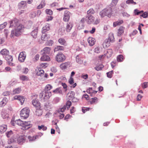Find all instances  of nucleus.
<instances>
[{"label": "nucleus", "mask_w": 148, "mask_h": 148, "mask_svg": "<svg viewBox=\"0 0 148 148\" xmlns=\"http://www.w3.org/2000/svg\"><path fill=\"white\" fill-rule=\"evenodd\" d=\"M9 23L10 24V27L14 28V29L11 31V37L14 36H18L21 34L24 27L19 22L18 19L15 18L12 20L9 21Z\"/></svg>", "instance_id": "1"}, {"label": "nucleus", "mask_w": 148, "mask_h": 148, "mask_svg": "<svg viewBox=\"0 0 148 148\" xmlns=\"http://www.w3.org/2000/svg\"><path fill=\"white\" fill-rule=\"evenodd\" d=\"M112 12V8L108 7L101 11L99 13V15L101 17H103L105 16L109 17L111 15Z\"/></svg>", "instance_id": "2"}, {"label": "nucleus", "mask_w": 148, "mask_h": 148, "mask_svg": "<svg viewBox=\"0 0 148 148\" xmlns=\"http://www.w3.org/2000/svg\"><path fill=\"white\" fill-rule=\"evenodd\" d=\"M51 92L50 91H43L39 95L40 98H43L44 101L49 98L51 96Z\"/></svg>", "instance_id": "3"}, {"label": "nucleus", "mask_w": 148, "mask_h": 148, "mask_svg": "<svg viewBox=\"0 0 148 148\" xmlns=\"http://www.w3.org/2000/svg\"><path fill=\"white\" fill-rule=\"evenodd\" d=\"M29 114V110L27 108L23 109L21 111L20 116L24 119H26L28 117Z\"/></svg>", "instance_id": "4"}, {"label": "nucleus", "mask_w": 148, "mask_h": 148, "mask_svg": "<svg viewBox=\"0 0 148 148\" xmlns=\"http://www.w3.org/2000/svg\"><path fill=\"white\" fill-rule=\"evenodd\" d=\"M66 59L64 55L62 53H58L56 56L55 59L56 60L59 62L64 61Z\"/></svg>", "instance_id": "5"}, {"label": "nucleus", "mask_w": 148, "mask_h": 148, "mask_svg": "<svg viewBox=\"0 0 148 148\" xmlns=\"http://www.w3.org/2000/svg\"><path fill=\"white\" fill-rule=\"evenodd\" d=\"M26 57V54L25 52H22L20 53L18 57V60L21 62H24Z\"/></svg>", "instance_id": "6"}, {"label": "nucleus", "mask_w": 148, "mask_h": 148, "mask_svg": "<svg viewBox=\"0 0 148 148\" xmlns=\"http://www.w3.org/2000/svg\"><path fill=\"white\" fill-rule=\"evenodd\" d=\"M5 60L8 62V64L10 66H13L14 65V64L12 62L13 61V58L12 56L8 55L5 58Z\"/></svg>", "instance_id": "7"}, {"label": "nucleus", "mask_w": 148, "mask_h": 148, "mask_svg": "<svg viewBox=\"0 0 148 148\" xmlns=\"http://www.w3.org/2000/svg\"><path fill=\"white\" fill-rule=\"evenodd\" d=\"M51 48L49 47H46L41 51V53L42 54L49 55L51 52Z\"/></svg>", "instance_id": "8"}, {"label": "nucleus", "mask_w": 148, "mask_h": 148, "mask_svg": "<svg viewBox=\"0 0 148 148\" xmlns=\"http://www.w3.org/2000/svg\"><path fill=\"white\" fill-rule=\"evenodd\" d=\"M32 126V125L30 124L29 121H23L22 127L24 128L23 129L27 130Z\"/></svg>", "instance_id": "9"}, {"label": "nucleus", "mask_w": 148, "mask_h": 148, "mask_svg": "<svg viewBox=\"0 0 148 148\" xmlns=\"http://www.w3.org/2000/svg\"><path fill=\"white\" fill-rule=\"evenodd\" d=\"M71 14V13L69 11H65L63 18L64 21L65 22L68 21L70 19Z\"/></svg>", "instance_id": "10"}, {"label": "nucleus", "mask_w": 148, "mask_h": 148, "mask_svg": "<svg viewBox=\"0 0 148 148\" xmlns=\"http://www.w3.org/2000/svg\"><path fill=\"white\" fill-rule=\"evenodd\" d=\"M14 99L18 100L20 102L21 105H22L25 99L24 97L20 95L15 96H14Z\"/></svg>", "instance_id": "11"}, {"label": "nucleus", "mask_w": 148, "mask_h": 148, "mask_svg": "<svg viewBox=\"0 0 148 148\" xmlns=\"http://www.w3.org/2000/svg\"><path fill=\"white\" fill-rule=\"evenodd\" d=\"M94 19L95 18L93 16L90 15L86 17V20L88 23L90 24L91 23H93Z\"/></svg>", "instance_id": "12"}, {"label": "nucleus", "mask_w": 148, "mask_h": 148, "mask_svg": "<svg viewBox=\"0 0 148 148\" xmlns=\"http://www.w3.org/2000/svg\"><path fill=\"white\" fill-rule=\"evenodd\" d=\"M73 27L72 22H69L67 23L66 30L67 32H69Z\"/></svg>", "instance_id": "13"}, {"label": "nucleus", "mask_w": 148, "mask_h": 148, "mask_svg": "<svg viewBox=\"0 0 148 148\" xmlns=\"http://www.w3.org/2000/svg\"><path fill=\"white\" fill-rule=\"evenodd\" d=\"M1 116L4 119H6L8 117L9 114L7 110L5 109L2 110L1 112Z\"/></svg>", "instance_id": "14"}, {"label": "nucleus", "mask_w": 148, "mask_h": 148, "mask_svg": "<svg viewBox=\"0 0 148 148\" xmlns=\"http://www.w3.org/2000/svg\"><path fill=\"white\" fill-rule=\"evenodd\" d=\"M36 74L38 76L42 77L44 74V71L43 70L41 69V68H38L37 69H36Z\"/></svg>", "instance_id": "15"}, {"label": "nucleus", "mask_w": 148, "mask_h": 148, "mask_svg": "<svg viewBox=\"0 0 148 148\" xmlns=\"http://www.w3.org/2000/svg\"><path fill=\"white\" fill-rule=\"evenodd\" d=\"M88 41L89 45L92 46L95 45L96 40L95 38L90 37L88 39Z\"/></svg>", "instance_id": "16"}, {"label": "nucleus", "mask_w": 148, "mask_h": 148, "mask_svg": "<svg viewBox=\"0 0 148 148\" xmlns=\"http://www.w3.org/2000/svg\"><path fill=\"white\" fill-rule=\"evenodd\" d=\"M105 56L108 58H109L112 56V49H109L105 52Z\"/></svg>", "instance_id": "17"}, {"label": "nucleus", "mask_w": 148, "mask_h": 148, "mask_svg": "<svg viewBox=\"0 0 148 148\" xmlns=\"http://www.w3.org/2000/svg\"><path fill=\"white\" fill-rule=\"evenodd\" d=\"M42 56L41 58V60L42 61H49L50 60V58L48 55L42 54Z\"/></svg>", "instance_id": "18"}, {"label": "nucleus", "mask_w": 148, "mask_h": 148, "mask_svg": "<svg viewBox=\"0 0 148 148\" xmlns=\"http://www.w3.org/2000/svg\"><path fill=\"white\" fill-rule=\"evenodd\" d=\"M0 53L5 58V56L9 54V52L7 49H4L1 51Z\"/></svg>", "instance_id": "19"}, {"label": "nucleus", "mask_w": 148, "mask_h": 148, "mask_svg": "<svg viewBox=\"0 0 148 148\" xmlns=\"http://www.w3.org/2000/svg\"><path fill=\"white\" fill-rule=\"evenodd\" d=\"M110 40L106 39L103 43V45L104 48H106L109 47L110 45Z\"/></svg>", "instance_id": "20"}, {"label": "nucleus", "mask_w": 148, "mask_h": 148, "mask_svg": "<svg viewBox=\"0 0 148 148\" xmlns=\"http://www.w3.org/2000/svg\"><path fill=\"white\" fill-rule=\"evenodd\" d=\"M6 134L8 138H12V139L11 140L13 142L14 140V138H12L13 136H14V134L12 132V131L10 130L9 132H8L7 133H6Z\"/></svg>", "instance_id": "21"}, {"label": "nucleus", "mask_w": 148, "mask_h": 148, "mask_svg": "<svg viewBox=\"0 0 148 148\" xmlns=\"http://www.w3.org/2000/svg\"><path fill=\"white\" fill-rule=\"evenodd\" d=\"M49 25L48 24H47L44 27H43L42 32V33H45L47 31H49Z\"/></svg>", "instance_id": "22"}, {"label": "nucleus", "mask_w": 148, "mask_h": 148, "mask_svg": "<svg viewBox=\"0 0 148 148\" xmlns=\"http://www.w3.org/2000/svg\"><path fill=\"white\" fill-rule=\"evenodd\" d=\"M8 101V99L5 97L3 98L2 100L0 102V107H2L5 106Z\"/></svg>", "instance_id": "23"}, {"label": "nucleus", "mask_w": 148, "mask_h": 148, "mask_svg": "<svg viewBox=\"0 0 148 148\" xmlns=\"http://www.w3.org/2000/svg\"><path fill=\"white\" fill-rule=\"evenodd\" d=\"M17 141L18 143L21 144L25 142V138L23 136H20L18 138Z\"/></svg>", "instance_id": "24"}, {"label": "nucleus", "mask_w": 148, "mask_h": 148, "mask_svg": "<svg viewBox=\"0 0 148 148\" xmlns=\"http://www.w3.org/2000/svg\"><path fill=\"white\" fill-rule=\"evenodd\" d=\"M87 92L88 93L89 92L90 95L92 96L96 93L97 91L94 90L92 88H89V89L87 90Z\"/></svg>", "instance_id": "25"}, {"label": "nucleus", "mask_w": 148, "mask_h": 148, "mask_svg": "<svg viewBox=\"0 0 148 148\" xmlns=\"http://www.w3.org/2000/svg\"><path fill=\"white\" fill-rule=\"evenodd\" d=\"M7 129V126L5 125H3L0 126V132L3 133L5 132Z\"/></svg>", "instance_id": "26"}, {"label": "nucleus", "mask_w": 148, "mask_h": 148, "mask_svg": "<svg viewBox=\"0 0 148 148\" xmlns=\"http://www.w3.org/2000/svg\"><path fill=\"white\" fill-rule=\"evenodd\" d=\"M26 1H22L18 4L19 7L20 8L24 9L26 7Z\"/></svg>", "instance_id": "27"}, {"label": "nucleus", "mask_w": 148, "mask_h": 148, "mask_svg": "<svg viewBox=\"0 0 148 148\" xmlns=\"http://www.w3.org/2000/svg\"><path fill=\"white\" fill-rule=\"evenodd\" d=\"M32 102V104L35 107H37L40 106V103L37 100H33Z\"/></svg>", "instance_id": "28"}, {"label": "nucleus", "mask_w": 148, "mask_h": 148, "mask_svg": "<svg viewBox=\"0 0 148 148\" xmlns=\"http://www.w3.org/2000/svg\"><path fill=\"white\" fill-rule=\"evenodd\" d=\"M124 27L123 26H121L118 29V31L117 34V36H121L124 32Z\"/></svg>", "instance_id": "29"}, {"label": "nucleus", "mask_w": 148, "mask_h": 148, "mask_svg": "<svg viewBox=\"0 0 148 148\" xmlns=\"http://www.w3.org/2000/svg\"><path fill=\"white\" fill-rule=\"evenodd\" d=\"M64 49V47L61 46H57L54 49V51H63Z\"/></svg>", "instance_id": "30"}, {"label": "nucleus", "mask_w": 148, "mask_h": 148, "mask_svg": "<svg viewBox=\"0 0 148 148\" xmlns=\"http://www.w3.org/2000/svg\"><path fill=\"white\" fill-rule=\"evenodd\" d=\"M83 18L80 21V22L77 25V28L78 29L80 30L82 29L83 28Z\"/></svg>", "instance_id": "31"}, {"label": "nucleus", "mask_w": 148, "mask_h": 148, "mask_svg": "<svg viewBox=\"0 0 148 148\" xmlns=\"http://www.w3.org/2000/svg\"><path fill=\"white\" fill-rule=\"evenodd\" d=\"M108 39L110 40L111 42H114V38L113 33H110L109 34L108 38Z\"/></svg>", "instance_id": "32"}, {"label": "nucleus", "mask_w": 148, "mask_h": 148, "mask_svg": "<svg viewBox=\"0 0 148 148\" xmlns=\"http://www.w3.org/2000/svg\"><path fill=\"white\" fill-rule=\"evenodd\" d=\"M38 30V29L36 28L32 32L31 34L34 38H36Z\"/></svg>", "instance_id": "33"}, {"label": "nucleus", "mask_w": 148, "mask_h": 148, "mask_svg": "<svg viewBox=\"0 0 148 148\" xmlns=\"http://www.w3.org/2000/svg\"><path fill=\"white\" fill-rule=\"evenodd\" d=\"M69 64L67 62L64 63L62 64L60 66V68L62 70L66 69Z\"/></svg>", "instance_id": "34"}, {"label": "nucleus", "mask_w": 148, "mask_h": 148, "mask_svg": "<svg viewBox=\"0 0 148 148\" xmlns=\"http://www.w3.org/2000/svg\"><path fill=\"white\" fill-rule=\"evenodd\" d=\"M58 42L60 44L63 45H66V41L65 39L62 38H60L58 40Z\"/></svg>", "instance_id": "35"}, {"label": "nucleus", "mask_w": 148, "mask_h": 148, "mask_svg": "<svg viewBox=\"0 0 148 148\" xmlns=\"http://www.w3.org/2000/svg\"><path fill=\"white\" fill-rule=\"evenodd\" d=\"M15 123L18 125L23 126V121H22L21 119L16 120L14 121Z\"/></svg>", "instance_id": "36"}, {"label": "nucleus", "mask_w": 148, "mask_h": 148, "mask_svg": "<svg viewBox=\"0 0 148 148\" xmlns=\"http://www.w3.org/2000/svg\"><path fill=\"white\" fill-rule=\"evenodd\" d=\"M75 95V93L74 92L71 91L69 92L67 94V96L70 99L73 97Z\"/></svg>", "instance_id": "37"}, {"label": "nucleus", "mask_w": 148, "mask_h": 148, "mask_svg": "<svg viewBox=\"0 0 148 148\" xmlns=\"http://www.w3.org/2000/svg\"><path fill=\"white\" fill-rule=\"evenodd\" d=\"M52 88V86L50 84H48L46 86L44 91H50V90Z\"/></svg>", "instance_id": "38"}, {"label": "nucleus", "mask_w": 148, "mask_h": 148, "mask_svg": "<svg viewBox=\"0 0 148 148\" xmlns=\"http://www.w3.org/2000/svg\"><path fill=\"white\" fill-rule=\"evenodd\" d=\"M123 22V21L122 20H118L113 23V26L114 27H115L117 25L121 24Z\"/></svg>", "instance_id": "39"}, {"label": "nucleus", "mask_w": 148, "mask_h": 148, "mask_svg": "<svg viewBox=\"0 0 148 148\" xmlns=\"http://www.w3.org/2000/svg\"><path fill=\"white\" fill-rule=\"evenodd\" d=\"M21 88H18L15 89L12 92L13 94H15L19 93L21 91Z\"/></svg>", "instance_id": "40"}, {"label": "nucleus", "mask_w": 148, "mask_h": 148, "mask_svg": "<svg viewBox=\"0 0 148 148\" xmlns=\"http://www.w3.org/2000/svg\"><path fill=\"white\" fill-rule=\"evenodd\" d=\"M103 67V66L102 64L96 66L95 69L97 71H99L101 70L102 69Z\"/></svg>", "instance_id": "41"}, {"label": "nucleus", "mask_w": 148, "mask_h": 148, "mask_svg": "<svg viewBox=\"0 0 148 148\" xmlns=\"http://www.w3.org/2000/svg\"><path fill=\"white\" fill-rule=\"evenodd\" d=\"M126 3L128 4H132L133 5H136V3L134 2L133 0H127L126 1Z\"/></svg>", "instance_id": "42"}, {"label": "nucleus", "mask_w": 148, "mask_h": 148, "mask_svg": "<svg viewBox=\"0 0 148 148\" xmlns=\"http://www.w3.org/2000/svg\"><path fill=\"white\" fill-rule=\"evenodd\" d=\"M17 83V82L16 80H11L9 83V86L11 87V86H12L15 85Z\"/></svg>", "instance_id": "43"}, {"label": "nucleus", "mask_w": 148, "mask_h": 148, "mask_svg": "<svg viewBox=\"0 0 148 148\" xmlns=\"http://www.w3.org/2000/svg\"><path fill=\"white\" fill-rule=\"evenodd\" d=\"M53 92L56 93H61L62 92V90L60 88H58L53 90Z\"/></svg>", "instance_id": "44"}, {"label": "nucleus", "mask_w": 148, "mask_h": 148, "mask_svg": "<svg viewBox=\"0 0 148 148\" xmlns=\"http://www.w3.org/2000/svg\"><path fill=\"white\" fill-rule=\"evenodd\" d=\"M45 33H43L41 37V39L44 41H46L47 40V38L46 34H45Z\"/></svg>", "instance_id": "45"}, {"label": "nucleus", "mask_w": 148, "mask_h": 148, "mask_svg": "<svg viewBox=\"0 0 148 148\" xmlns=\"http://www.w3.org/2000/svg\"><path fill=\"white\" fill-rule=\"evenodd\" d=\"M66 105H64L62 108H60L58 110V112L59 113H60V112H62L66 110Z\"/></svg>", "instance_id": "46"}, {"label": "nucleus", "mask_w": 148, "mask_h": 148, "mask_svg": "<svg viewBox=\"0 0 148 148\" xmlns=\"http://www.w3.org/2000/svg\"><path fill=\"white\" fill-rule=\"evenodd\" d=\"M123 59V56L122 55H120L117 57V60L118 62L122 61Z\"/></svg>", "instance_id": "47"}, {"label": "nucleus", "mask_w": 148, "mask_h": 148, "mask_svg": "<svg viewBox=\"0 0 148 148\" xmlns=\"http://www.w3.org/2000/svg\"><path fill=\"white\" fill-rule=\"evenodd\" d=\"M94 12V10L92 9H90L87 12V14L88 15V16L91 15L92 14H93Z\"/></svg>", "instance_id": "48"}, {"label": "nucleus", "mask_w": 148, "mask_h": 148, "mask_svg": "<svg viewBox=\"0 0 148 148\" xmlns=\"http://www.w3.org/2000/svg\"><path fill=\"white\" fill-rule=\"evenodd\" d=\"M38 136H29L28 137V139L29 140V141H32L35 140L36 138Z\"/></svg>", "instance_id": "49"}, {"label": "nucleus", "mask_w": 148, "mask_h": 148, "mask_svg": "<svg viewBox=\"0 0 148 148\" xmlns=\"http://www.w3.org/2000/svg\"><path fill=\"white\" fill-rule=\"evenodd\" d=\"M113 73V71H111L107 73V77L110 78H111L112 77V75Z\"/></svg>", "instance_id": "50"}, {"label": "nucleus", "mask_w": 148, "mask_h": 148, "mask_svg": "<svg viewBox=\"0 0 148 148\" xmlns=\"http://www.w3.org/2000/svg\"><path fill=\"white\" fill-rule=\"evenodd\" d=\"M141 16L143 17V18H146L148 16V12H146L143 14L140 15Z\"/></svg>", "instance_id": "51"}, {"label": "nucleus", "mask_w": 148, "mask_h": 148, "mask_svg": "<svg viewBox=\"0 0 148 148\" xmlns=\"http://www.w3.org/2000/svg\"><path fill=\"white\" fill-rule=\"evenodd\" d=\"M101 49L99 47L95 48L94 49V51L97 53H99L101 51Z\"/></svg>", "instance_id": "52"}, {"label": "nucleus", "mask_w": 148, "mask_h": 148, "mask_svg": "<svg viewBox=\"0 0 148 148\" xmlns=\"http://www.w3.org/2000/svg\"><path fill=\"white\" fill-rule=\"evenodd\" d=\"M46 12L47 14L49 15H51L53 14V12L50 9H46Z\"/></svg>", "instance_id": "53"}, {"label": "nucleus", "mask_w": 148, "mask_h": 148, "mask_svg": "<svg viewBox=\"0 0 148 148\" xmlns=\"http://www.w3.org/2000/svg\"><path fill=\"white\" fill-rule=\"evenodd\" d=\"M79 57L78 55H77L76 57V62L78 63H82L83 61L82 60H81L79 58Z\"/></svg>", "instance_id": "54"}, {"label": "nucleus", "mask_w": 148, "mask_h": 148, "mask_svg": "<svg viewBox=\"0 0 148 148\" xmlns=\"http://www.w3.org/2000/svg\"><path fill=\"white\" fill-rule=\"evenodd\" d=\"M7 23L6 22L4 23L3 24H1L0 25V29H2L4 28L6 25Z\"/></svg>", "instance_id": "55"}, {"label": "nucleus", "mask_w": 148, "mask_h": 148, "mask_svg": "<svg viewBox=\"0 0 148 148\" xmlns=\"http://www.w3.org/2000/svg\"><path fill=\"white\" fill-rule=\"evenodd\" d=\"M71 104V102L70 101H67L66 103V108H67V109H68L70 107V106Z\"/></svg>", "instance_id": "56"}, {"label": "nucleus", "mask_w": 148, "mask_h": 148, "mask_svg": "<svg viewBox=\"0 0 148 148\" xmlns=\"http://www.w3.org/2000/svg\"><path fill=\"white\" fill-rule=\"evenodd\" d=\"M20 78L21 80L23 81H24L27 80V77L24 75H22L20 76Z\"/></svg>", "instance_id": "57"}, {"label": "nucleus", "mask_w": 148, "mask_h": 148, "mask_svg": "<svg viewBox=\"0 0 148 148\" xmlns=\"http://www.w3.org/2000/svg\"><path fill=\"white\" fill-rule=\"evenodd\" d=\"M69 82L70 84H73L74 83V80L73 78L72 77H70L69 80Z\"/></svg>", "instance_id": "58"}, {"label": "nucleus", "mask_w": 148, "mask_h": 148, "mask_svg": "<svg viewBox=\"0 0 148 148\" xmlns=\"http://www.w3.org/2000/svg\"><path fill=\"white\" fill-rule=\"evenodd\" d=\"M97 99V98L96 97H95L93 98H92L91 99V100L90 101V103L91 104H92L93 103H95Z\"/></svg>", "instance_id": "59"}, {"label": "nucleus", "mask_w": 148, "mask_h": 148, "mask_svg": "<svg viewBox=\"0 0 148 148\" xmlns=\"http://www.w3.org/2000/svg\"><path fill=\"white\" fill-rule=\"evenodd\" d=\"M148 82H145L142 84V87L143 88H147L148 86Z\"/></svg>", "instance_id": "60"}, {"label": "nucleus", "mask_w": 148, "mask_h": 148, "mask_svg": "<svg viewBox=\"0 0 148 148\" xmlns=\"http://www.w3.org/2000/svg\"><path fill=\"white\" fill-rule=\"evenodd\" d=\"M76 111L75 108L74 107H72L71 109L70 110V113L72 114L74 113Z\"/></svg>", "instance_id": "61"}, {"label": "nucleus", "mask_w": 148, "mask_h": 148, "mask_svg": "<svg viewBox=\"0 0 148 148\" xmlns=\"http://www.w3.org/2000/svg\"><path fill=\"white\" fill-rule=\"evenodd\" d=\"M100 22V19H97L95 20H94L93 22V24L97 25Z\"/></svg>", "instance_id": "62"}, {"label": "nucleus", "mask_w": 148, "mask_h": 148, "mask_svg": "<svg viewBox=\"0 0 148 148\" xmlns=\"http://www.w3.org/2000/svg\"><path fill=\"white\" fill-rule=\"evenodd\" d=\"M62 85L63 87V88L65 89V91H66L67 90V86L65 83H62Z\"/></svg>", "instance_id": "63"}, {"label": "nucleus", "mask_w": 148, "mask_h": 148, "mask_svg": "<svg viewBox=\"0 0 148 148\" xmlns=\"http://www.w3.org/2000/svg\"><path fill=\"white\" fill-rule=\"evenodd\" d=\"M10 94V92L9 91H5L3 92V95L4 96H7Z\"/></svg>", "instance_id": "64"}]
</instances>
